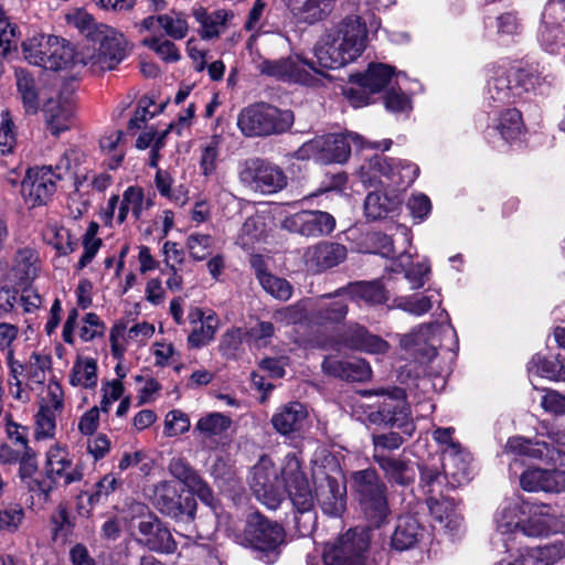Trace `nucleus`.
Masks as SVG:
<instances>
[{"label":"nucleus","instance_id":"nucleus-1","mask_svg":"<svg viewBox=\"0 0 565 565\" xmlns=\"http://www.w3.org/2000/svg\"><path fill=\"white\" fill-rule=\"evenodd\" d=\"M486 74L483 104L497 114L489 129L497 131L507 143L519 141L525 131L522 115L516 108L509 106L550 84V76L536 68H522L508 62L489 64Z\"/></svg>","mask_w":565,"mask_h":565},{"label":"nucleus","instance_id":"nucleus-2","mask_svg":"<svg viewBox=\"0 0 565 565\" xmlns=\"http://www.w3.org/2000/svg\"><path fill=\"white\" fill-rule=\"evenodd\" d=\"M250 488L257 500L271 510L280 505L287 492L296 509L294 520L299 535L307 536L312 533L317 520L312 510L315 497L295 454L286 455L280 477L273 461L268 457H262L253 467Z\"/></svg>","mask_w":565,"mask_h":565},{"label":"nucleus","instance_id":"nucleus-3","mask_svg":"<svg viewBox=\"0 0 565 565\" xmlns=\"http://www.w3.org/2000/svg\"><path fill=\"white\" fill-rule=\"evenodd\" d=\"M66 19L68 24L87 39L79 63L92 73L111 71L126 58L128 43L122 33L104 23H97L90 13L82 9L68 13Z\"/></svg>","mask_w":565,"mask_h":565},{"label":"nucleus","instance_id":"nucleus-4","mask_svg":"<svg viewBox=\"0 0 565 565\" xmlns=\"http://www.w3.org/2000/svg\"><path fill=\"white\" fill-rule=\"evenodd\" d=\"M364 397L379 396L383 401L377 409L365 412V420L372 425H384L397 428L401 433L390 431L387 434L373 435L372 441L374 454H382V450H396L415 431V423L412 418L409 407L405 401V391L401 387L388 386L373 391H362Z\"/></svg>","mask_w":565,"mask_h":565},{"label":"nucleus","instance_id":"nucleus-5","mask_svg":"<svg viewBox=\"0 0 565 565\" xmlns=\"http://www.w3.org/2000/svg\"><path fill=\"white\" fill-rule=\"evenodd\" d=\"M367 29L360 15L349 14L327 29L312 47L318 64L329 70L341 68L362 55Z\"/></svg>","mask_w":565,"mask_h":565},{"label":"nucleus","instance_id":"nucleus-6","mask_svg":"<svg viewBox=\"0 0 565 565\" xmlns=\"http://www.w3.org/2000/svg\"><path fill=\"white\" fill-rule=\"evenodd\" d=\"M356 149L364 147L382 148L384 151L392 146L391 139L381 142H367L355 132L330 134L318 136L305 142L296 152L295 157L299 160H315L322 164L344 163L351 153V146Z\"/></svg>","mask_w":565,"mask_h":565},{"label":"nucleus","instance_id":"nucleus-7","mask_svg":"<svg viewBox=\"0 0 565 565\" xmlns=\"http://www.w3.org/2000/svg\"><path fill=\"white\" fill-rule=\"evenodd\" d=\"M256 68L263 75L307 87L322 86L330 79L327 67L319 65L316 57L309 60L301 53H292L279 60H262Z\"/></svg>","mask_w":565,"mask_h":565},{"label":"nucleus","instance_id":"nucleus-8","mask_svg":"<svg viewBox=\"0 0 565 565\" xmlns=\"http://www.w3.org/2000/svg\"><path fill=\"white\" fill-rule=\"evenodd\" d=\"M418 173L417 164L408 160L375 154L360 167L359 178L365 186L403 190L413 184Z\"/></svg>","mask_w":565,"mask_h":565},{"label":"nucleus","instance_id":"nucleus-9","mask_svg":"<svg viewBox=\"0 0 565 565\" xmlns=\"http://www.w3.org/2000/svg\"><path fill=\"white\" fill-rule=\"evenodd\" d=\"M295 120L294 113L266 103L244 108L237 118V126L246 137H266L279 135L290 129Z\"/></svg>","mask_w":565,"mask_h":565},{"label":"nucleus","instance_id":"nucleus-10","mask_svg":"<svg viewBox=\"0 0 565 565\" xmlns=\"http://www.w3.org/2000/svg\"><path fill=\"white\" fill-rule=\"evenodd\" d=\"M74 150H67L53 169L51 166L33 167L26 170L21 182L22 198L30 207L42 206L49 203L56 191V183L63 173L71 168V157Z\"/></svg>","mask_w":565,"mask_h":565},{"label":"nucleus","instance_id":"nucleus-11","mask_svg":"<svg viewBox=\"0 0 565 565\" xmlns=\"http://www.w3.org/2000/svg\"><path fill=\"white\" fill-rule=\"evenodd\" d=\"M352 484L365 518L380 527L391 514L385 483L374 469H364L352 473Z\"/></svg>","mask_w":565,"mask_h":565},{"label":"nucleus","instance_id":"nucleus-12","mask_svg":"<svg viewBox=\"0 0 565 565\" xmlns=\"http://www.w3.org/2000/svg\"><path fill=\"white\" fill-rule=\"evenodd\" d=\"M370 540L364 531L349 530L333 544H327L322 559L309 555L307 565H375L370 557Z\"/></svg>","mask_w":565,"mask_h":565},{"label":"nucleus","instance_id":"nucleus-13","mask_svg":"<svg viewBox=\"0 0 565 565\" xmlns=\"http://www.w3.org/2000/svg\"><path fill=\"white\" fill-rule=\"evenodd\" d=\"M420 482L426 489V503L434 521L440 529L457 534L462 526V518L457 511L455 500L443 492L441 475L433 468L420 470Z\"/></svg>","mask_w":565,"mask_h":565},{"label":"nucleus","instance_id":"nucleus-14","mask_svg":"<svg viewBox=\"0 0 565 565\" xmlns=\"http://www.w3.org/2000/svg\"><path fill=\"white\" fill-rule=\"evenodd\" d=\"M244 540L259 553V559L265 563H274L277 559L279 547L285 542V531L278 523L255 513L248 516Z\"/></svg>","mask_w":565,"mask_h":565},{"label":"nucleus","instance_id":"nucleus-15","mask_svg":"<svg viewBox=\"0 0 565 565\" xmlns=\"http://www.w3.org/2000/svg\"><path fill=\"white\" fill-rule=\"evenodd\" d=\"M526 507L527 501L521 497L507 499L498 507L493 516L495 530L491 539L494 548L509 552L514 536L523 534Z\"/></svg>","mask_w":565,"mask_h":565},{"label":"nucleus","instance_id":"nucleus-16","mask_svg":"<svg viewBox=\"0 0 565 565\" xmlns=\"http://www.w3.org/2000/svg\"><path fill=\"white\" fill-rule=\"evenodd\" d=\"M153 205V198L146 195L142 188L130 185L124 191L121 198L119 195L109 198L103 218L107 225H111L114 218L117 224H122L131 213L135 221H140L143 213Z\"/></svg>","mask_w":565,"mask_h":565},{"label":"nucleus","instance_id":"nucleus-17","mask_svg":"<svg viewBox=\"0 0 565 565\" xmlns=\"http://www.w3.org/2000/svg\"><path fill=\"white\" fill-rule=\"evenodd\" d=\"M45 472L51 482L65 487L79 482L84 477L83 465L75 460L68 447L61 443L51 445L46 450Z\"/></svg>","mask_w":565,"mask_h":565},{"label":"nucleus","instance_id":"nucleus-18","mask_svg":"<svg viewBox=\"0 0 565 565\" xmlns=\"http://www.w3.org/2000/svg\"><path fill=\"white\" fill-rule=\"evenodd\" d=\"M239 179L249 189L263 194L276 193L287 184V178L280 168L260 159L246 161Z\"/></svg>","mask_w":565,"mask_h":565},{"label":"nucleus","instance_id":"nucleus-19","mask_svg":"<svg viewBox=\"0 0 565 565\" xmlns=\"http://www.w3.org/2000/svg\"><path fill=\"white\" fill-rule=\"evenodd\" d=\"M280 227L289 233L307 238L327 236L335 228V218L328 212L319 210H302L286 215Z\"/></svg>","mask_w":565,"mask_h":565},{"label":"nucleus","instance_id":"nucleus-20","mask_svg":"<svg viewBox=\"0 0 565 565\" xmlns=\"http://www.w3.org/2000/svg\"><path fill=\"white\" fill-rule=\"evenodd\" d=\"M537 39L542 47L550 53H557L565 45V0L547 2Z\"/></svg>","mask_w":565,"mask_h":565},{"label":"nucleus","instance_id":"nucleus-21","mask_svg":"<svg viewBox=\"0 0 565 565\" xmlns=\"http://www.w3.org/2000/svg\"><path fill=\"white\" fill-rule=\"evenodd\" d=\"M563 532H565V513L558 515L546 504L527 501L523 535L529 537H547Z\"/></svg>","mask_w":565,"mask_h":565},{"label":"nucleus","instance_id":"nucleus-22","mask_svg":"<svg viewBox=\"0 0 565 565\" xmlns=\"http://www.w3.org/2000/svg\"><path fill=\"white\" fill-rule=\"evenodd\" d=\"M395 75L393 67L386 64H371L365 73L354 74L350 78L351 83L356 84L363 92L360 94L359 90L349 88L344 90V94L354 107L365 106L369 104V96L365 95V92L374 94L382 90Z\"/></svg>","mask_w":565,"mask_h":565},{"label":"nucleus","instance_id":"nucleus-23","mask_svg":"<svg viewBox=\"0 0 565 565\" xmlns=\"http://www.w3.org/2000/svg\"><path fill=\"white\" fill-rule=\"evenodd\" d=\"M397 231L403 237L404 249L398 257L393 262L390 270L392 273H404V279L408 281L412 290L420 289L425 286L430 275V264L428 260H423L413 264L414 255L407 249L411 247L413 235L408 227L398 225Z\"/></svg>","mask_w":565,"mask_h":565},{"label":"nucleus","instance_id":"nucleus-24","mask_svg":"<svg viewBox=\"0 0 565 565\" xmlns=\"http://www.w3.org/2000/svg\"><path fill=\"white\" fill-rule=\"evenodd\" d=\"M136 542L149 551L161 554H172L177 551V543L169 529L151 513L139 519Z\"/></svg>","mask_w":565,"mask_h":565},{"label":"nucleus","instance_id":"nucleus-25","mask_svg":"<svg viewBox=\"0 0 565 565\" xmlns=\"http://www.w3.org/2000/svg\"><path fill=\"white\" fill-rule=\"evenodd\" d=\"M153 503L162 514L175 520L188 522L194 518L195 503L193 498H185L182 502L181 495L172 481H160L154 486Z\"/></svg>","mask_w":565,"mask_h":565},{"label":"nucleus","instance_id":"nucleus-26","mask_svg":"<svg viewBox=\"0 0 565 565\" xmlns=\"http://www.w3.org/2000/svg\"><path fill=\"white\" fill-rule=\"evenodd\" d=\"M455 331L449 326L438 323H425L419 326L409 334L403 335L401 345L424 360L430 361L437 354V347L440 344V333Z\"/></svg>","mask_w":565,"mask_h":565},{"label":"nucleus","instance_id":"nucleus-27","mask_svg":"<svg viewBox=\"0 0 565 565\" xmlns=\"http://www.w3.org/2000/svg\"><path fill=\"white\" fill-rule=\"evenodd\" d=\"M232 424V418L223 413H206L195 423L193 434L204 448L215 450L227 443Z\"/></svg>","mask_w":565,"mask_h":565},{"label":"nucleus","instance_id":"nucleus-28","mask_svg":"<svg viewBox=\"0 0 565 565\" xmlns=\"http://www.w3.org/2000/svg\"><path fill=\"white\" fill-rule=\"evenodd\" d=\"M345 288L334 295H324L317 301L311 300L309 322L317 326L338 324L349 311Z\"/></svg>","mask_w":565,"mask_h":565},{"label":"nucleus","instance_id":"nucleus-29","mask_svg":"<svg viewBox=\"0 0 565 565\" xmlns=\"http://www.w3.org/2000/svg\"><path fill=\"white\" fill-rule=\"evenodd\" d=\"M6 362L12 377H22L25 385L36 388L44 384L46 373L51 367V359L46 354L32 352L28 361L21 362L11 352L7 354Z\"/></svg>","mask_w":565,"mask_h":565},{"label":"nucleus","instance_id":"nucleus-30","mask_svg":"<svg viewBox=\"0 0 565 565\" xmlns=\"http://www.w3.org/2000/svg\"><path fill=\"white\" fill-rule=\"evenodd\" d=\"M347 248L342 244L320 242L306 248L302 259L308 271L322 273L342 263Z\"/></svg>","mask_w":565,"mask_h":565},{"label":"nucleus","instance_id":"nucleus-31","mask_svg":"<svg viewBox=\"0 0 565 565\" xmlns=\"http://www.w3.org/2000/svg\"><path fill=\"white\" fill-rule=\"evenodd\" d=\"M43 113L46 127L54 136L71 129L76 121L73 98L62 94L55 98H50L44 104Z\"/></svg>","mask_w":565,"mask_h":565},{"label":"nucleus","instance_id":"nucleus-32","mask_svg":"<svg viewBox=\"0 0 565 565\" xmlns=\"http://www.w3.org/2000/svg\"><path fill=\"white\" fill-rule=\"evenodd\" d=\"M449 451L440 457L444 472L441 481L446 479L452 488L463 486L472 478L471 455L465 447Z\"/></svg>","mask_w":565,"mask_h":565},{"label":"nucleus","instance_id":"nucleus-33","mask_svg":"<svg viewBox=\"0 0 565 565\" xmlns=\"http://www.w3.org/2000/svg\"><path fill=\"white\" fill-rule=\"evenodd\" d=\"M520 484L529 492H563L565 491V471L529 468L522 472Z\"/></svg>","mask_w":565,"mask_h":565},{"label":"nucleus","instance_id":"nucleus-34","mask_svg":"<svg viewBox=\"0 0 565 565\" xmlns=\"http://www.w3.org/2000/svg\"><path fill=\"white\" fill-rule=\"evenodd\" d=\"M398 288L392 286V277H384L382 280L359 281L345 288L348 298L363 301L367 305H381L391 299V292Z\"/></svg>","mask_w":565,"mask_h":565},{"label":"nucleus","instance_id":"nucleus-35","mask_svg":"<svg viewBox=\"0 0 565 565\" xmlns=\"http://www.w3.org/2000/svg\"><path fill=\"white\" fill-rule=\"evenodd\" d=\"M308 409L299 402L280 406L271 417L273 427L284 436L301 433L308 426Z\"/></svg>","mask_w":565,"mask_h":565},{"label":"nucleus","instance_id":"nucleus-36","mask_svg":"<svg viewBox=\"0 0 565 565\" xmlns=\"http://www.w3.org/2000/svg\"><path fill=\"white\" fill-rule=\"evenodd\" d=\"M322 370L327 375L351 382L366 381L372 374L371 366L362 359L339 360L329 356L322 362Z\"/></svg>","mask_w":565,"mask_h":565},{"label":"nucleus","instance_id":"nucleus-37","mask_svg":"<svg viewBox=\"0 0 565 565\" xmlns=\"http://www.w3.org/2000/svg\"><path fill=\"white\" fill-rule=\"evenodd\" d=\"M192 15L199 23V35L202 40L217 39L226 29L227 22L233 13L226 9H217L209 12L203 6L196 4L192 8Z\"/></svg>","mask_w":565,"mask_h":565},{"label":"nucleus","instance_id":"nucleus-38","mask_svg":"<svg viewBox=\"0 0 565 565\" xmlns=\"http://www.w3.org/2000/svg\"><path fill=\"white\" fill-rule=\"evenodd\" d=\"M316 500L324 514L340 516L345 509V489L334 478L327 476L316 487Z\"/></svg>","mask_w":565,"mask_h":565},{"label":"nucleus","instance_id":"nucleus-39","mask_svg":"<svg viewBox=\"0 0 565 565\" xmlns=\"http://www.w3.org/2000/svg\"><path fill=\"white\" fill-rule=\"evenodd\" d=\"M425 535V527L411 514L401 515L391 536V546L396 551L413 548Z\"/></svg>","mask_w":565,"mask_h":565},{"label":"nucleus","instance_id":"nucleus-40","mask_svg":"<svg viewBox=\"0 0 565 565\" xmlns=\"http://www.w3.org/2000/svg\"><path fill=\"white\" fill-rule=\"evenodd\" d=\"M49 41L51 43L45 42L50 53L45 60V70H68L76 64L75 49L70 41L56 35H52V39H49Z\"/></svg>","mask_w":565,"mask_h":565},{"label":"nucleus","instance_id":"nucleus-41","mask_svg":"<svg viewBox=\"0 0 565 565\" xmlns=\"http://www.w3.org/2000/svg\"><path fill=\"white\" fill-rule=\"evenodd\" d=\"M373 459L390 482L405 486L414 481L416 471L409 462L385 454H373Z\"/></svg>","mask_w":565,"mask_h":565},{"label":"nucleus","instance_id":"nucleus-42","mask_svg":"<svg viewBox=\"0 0 565 565\" xmlns=\"http://www.w3.org/2000/svg\"><path fill=\"white\" fill-rule=\"evenodd\" d=\"M402 201L398 195L381 194L370 192L364 201L365 215L370 220H380L396 215L401 209Z\"/></svg>","mask_w":565,"mask_h":565},{"label":"nucleus","instance_id":"nucleus-43","mask_svg":"<svg viewBox=\"0 0 565 565\" xmlns=\"http://www.w3.org/2000/svg\"><path fill=\"white\" fill-rule=\"evenodd\" d=\"M527 373L530 379L539 376L550 381L565 382V362L558 356L547 358L535 354L527 363Z\"/></svg>","mask_w":565,"mask_h":565},{"label":"nucleus","instance_id":"nucleus-44","mask_svg":"<svg viewBox=\"0 0 565 565\" xmlns=\"http://www.w3.org/2000/svg\"><path fill=\"white\" fill-rule=\"evenodd\" d=\"M98 366L95 359L89 356H78L74 362L68 380L75 387L93 390L98 383Z\"/></svg>","mask_w":565,"mask_h":565},{"label":"nucleus","instance_id":"nucleus-45","mask_svg":"<svg viewBox=\"0 0 565 565\" xmlns=\"http://www.w3.org/2000/svg\"><path fill=\"white\" fill-rule=\"evenodd\" d=\"M565 556V544L555 542L537 547H529L521 552L522 565H552Z\"/></svg>","mask_w":565,"mask_h":565},{"label":"nucleus","instance_id":"nucleus-46","mask_svg":"<svg viewBox=\"0 0 565 565\" xmlns=\"http://www.w3.org/2000/svg\"><path fill=\"white\" fill-rule=\"evenodd\" d=\"M41 260L36 249L25 246L19 248L13 260V270L21 281H30L38 277Z\"/></svg>","mask_w":565,"mask_h":565},{"label":"nucleus","instance_id":"nucleus-47","mask_svg":"<svg viewBox=\"0 0 565 565\" xmlns=\"http://www.w3.org/2000/svg\"><path fill=\"white\" fill-rule=\"evenodd\" d=\"M504 452L516 456H527L534 459L554 460L546 443H532L523 437L515 436L508 439Z\"/></svg>","mask_w":565,"mask_h":565},{"label":"nucleus","instance_id":"nucleus-48","mask_svg":"<svg viewBox=\"0 0 565 565\" xmlns=\"http://www.w3.org/2000/svg\"><path fill=\"white\" fill-rule=\"evenodd\" d=\"M267 216L263 212H256L247 217L237 236V244L243 248H250L266 236Z\"/></svg>","mask_w":565,"mask_h":565},{"label":"nucleus","instance_id":"nucleus-49","mask_svg":"<svg viewBox=\"0 0 565 565\" xmlns=\"http://www.w3.org/2000/svg\"><path fill=\"white\" fill-rule=\"evenodd\" d=\"M407 81L406 75L402 72L395 75V84L398 86L397 88L392 87L387 90L384 96V105L385 108L394 114H406L408 115L412 109V99L408 94H406L405 89H408L405 86V82Z\"/></svg>","mask_w":565,"mask_h":565},{"label":"nucleus","instance_id":"nucleus-50","mask_svg":"<svg viewBox=\"0 0 565 565\" xmlns=\"http://www.w3.org/2000/svg\"><path fill=\"white\" fill-rule=\"evenodd\" d=\"M349 345L356 350L375 354L385 353L388 349L386 341L377 335L371 334L361 326H354L351 328Z\"/></svg>","mask_w":565,"mask_h":565},{"label":"nucleus","instance_id":"nucleus-51","mask_svg":"<svg viewBox=\"0 0 565 565\" xmlns=\"http://www.w3.org/2000/svg\"><path fill=\"white\" fill-rule=\"evenodd\" d=\"M218 326L220 321L217 316L212 310H209L206 320L192 327L186 339L189 348L200 349L207 345L214 340Z\"/></svg>","mask_w":565,"mask_h":565},{"label":"nucleus","instance_id":"nucleus-52","mask_svg":"<svg viewBox=\"0 0 565 565\" xmlns=\"http://www.w3.org/2000/svg\"><path fill=\"white\" fill-rule=\"evenodd\" d=\"M49 39H52V34L36 33L22 43L23 56L30 64L45 67L46 61L44 60L50 54L45 42L51 43Z\"/></svg>","mask_w":565,"mask_h":565},{"label":"nucleus","instance_id":"nucleus-53","mask_svg":"<svg viewBox=\"0 0 565 565\" xmlns=\"http://www.w3.org/2000/svg\"><path fill=\"white\" fill-rule=\"evenodd\" d=\"M433 297L425 294H415L411 296H395L392 298L390 309H401L413 316H423L433 307Z\"/></svg>","mask_w":565,"mask_h":565},{"label":"nucleus","instance_id":"nucleus-54","mask_svg":"<svg viewBox=\"0 0 565 565\" xmlns=\"http://www.w3.org/2000/svg\"><path fill=\"white\" fill-rule=\"evenodd\" d=\"M17 87L26 113L35 114L40 102L34 78L24 70L15 71Z\"/></svg>","mask_w":565,"mask_h":565},{"label":"nucleus","instance_id":"nucleus-55","mask_svg":"<svg viewBox=\"0 0 565 565\" xmlns=\"http://www.w3.org/2000/svg\"><path fill=\"white\" fill-rule=\"evenodd\" d=\"M44 239L52 245L61 255H68L75 250L76 242L72 238L68 230L57 224H50L44 231Z\"/></svg>","mask_w":565,"mask_h":565},{"label":"nucleus","instance_id":"nucleus-56","mask_svg":"<svg viewBox=\"0 0 565 565\" xmlns=\"http://www.w3.org/2000/svg\"><path fill=\"white\" fill-rule=\"evenodd\" d=\"M310 299L301 300L292 306L285 307L274 312L273 319L277 323L295 324L310 317Z\"/></svg>","mask_w":565,"mask_h":565},{"label":"nucleus","instance_id":"nucleus-57","mask_svg":"<svg viewBox=\"0 0 565 565\" xmlns=\"http://www.w3.org/2000/svg\"><path fill=\"white\" fill-rule=\"evenodd\" d=\"M60 414L49 408H39L34 416V438L38 441L53 439L56 434V418Z\"/></svg>","mask_w":565,"mask_h":565},{"label":"nucleus","instance_id":"nucleus-58","mask_svg":"<svg viewBox=\"0 0 565 565\" xmlns=\"http://www.w3.org/2000/svg\"><path fill=\"white\" fill-rule=\"evenodd\" d=\"M214 246V238L210 234L194 232L189 234L185 247L193 260L201 262L211 255Z\"/></svg>","mask_w":565,"mask_h":565},{"label":"nucleus","instance_id":"nucleus-59","mask_svg":"<svg viewBox=\"0 0 565 565\" xmlns=\"http://www.w3.org/2000/svg\"><path fill=\"white\" fill-rule=\"evenodd\" d=\"M332 12L329 4L322 0H306L298 9L297 15L308 24H313L327 19Z\"/></svg>","mask_w":565,"mask_h":565},{"label":"nucleus","instance_id":"nucleus-60","mask_svg":"<svg viewBox=\"0 0 565 565\" xmlns=\"http://www.w3.org/2000/svg\"><path fill=\"white\" fill-rule=\"evenodd\" d=\"M98 228L99 226L97 223L90 222L83 236L84 252L77 264L79 269L86 267L94 259L102 246V239L97 236Z\"/></svg>","mask_w":565,"mask_h":565},{"label":"nucleus","instance_id":"nucleus-61","mask_svg":"<svg viewBox=\"0 0 565 565\" xmlns=\"http://www.w3.org/2000/svg\"><path fill=\"white\" fill-rule=\"evenodd\" d=\"M158 24L173 40H182L189 32L188 21L182 13L160 14L158 15Z\"/></svg>","mask_w":565,"mask_h":565},{"label":"nucleus","instance_id":"nucleus-62","mask_svg":"<svg viewBox=\"0 0 565 565\" xmlns=\"http://www.w3.org/2000/svg\"><path fill=\"white\" fill-rule=\"evenodd\" d=\"M142 43L166 62L174 63L181 58V54L175 44L163 36H151L145 39Z\"/></svg>","mask_w":565,"mask_h":565},{"label":"nucleus","instance_id":"nucleus-63","mask_svg":"<svg viewBox=\"0 0 565 565\" xmlns=\"http://www.w3.org/2000/svg\"><path fill=\"white\" fill-rule=\"evenodd\" d=\"M220 143V138L214 136L201 146L200 169L205 177L215 172Z\"/></svg>","mask_w":565,"mask_h":565},{"label":"nucleus","instance_id":"nucleus-64","mask_svg":"<svg viewBox=\"0 0 565 565\" xmlns=\"http://www.w3.org/2000/svg\"><path fill=\"white\" fill-rule=\"evenodd\" d=\"M259 284L267 294L280 301H287L292 296V286L285 278L269 274L263 276Z\"/></svg>","mask_w":565,"mask_h":565}]
</instances>
